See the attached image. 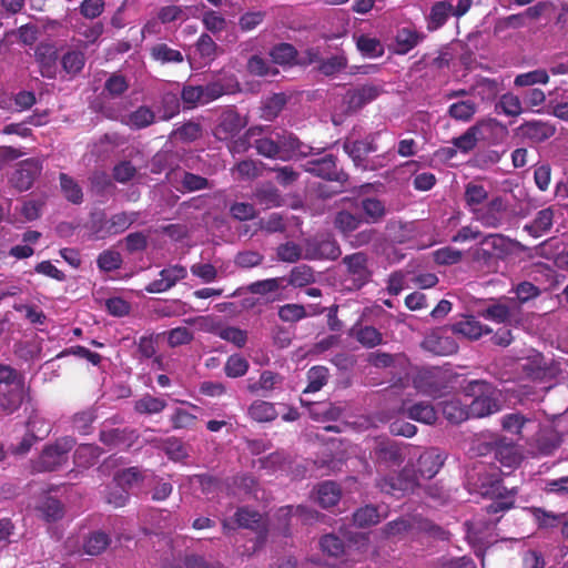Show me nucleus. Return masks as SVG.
Wrapping results in <instances>:
<instances>
[{"mask_svg": "<svg viewBox=\"0 0 568 568\" xmlns=\"http://www.w3.org/2000/svg\"><path fill=\"white\" fill-rule=\"evenodd\" d=\"M138 219L139 213L134 211H122L108 216L100 209L90 213L87 227L95 240H105L124 233Z\"/></svg>", "mask_w": 568, "mask_h": 568, "instance_id": "1", "label": "nucleus"}, {"mask_svg": "<svg viewBox=\"0 0 568 568\" xmlns=\"http://www.w3.org/2000/svg\"><path fill=\"white\" fill-rule=\"evenodd\" d=\"M457 374L443 367H423L413 377L414 388L428 397L440 398L449 394Z\"/></svg>", "mask_w": 568, "mask_h": 568, "instance_id": "2", "label": "nucleus"}, {"mask_svg": "<svg viewBox=\"0 0 568 568\" xmlns=\"http://www.w3.org/2000/svg\"><path fill=\"white\" fill-rule=\"evenodd\" d=\"M462 390L473 400L468 406L470 418H483L499 412L500 405L495 397L494 385L485 379L468 381L462 385Z\"/></svg>", "mask_w": 568, "mask_h": 568, "instance_id": "3", "label": "nucleus"}, {"mask_svg": "<svg viewBox=\"0 0 568 568\" xmlns=\"http://www.w3.org/2000/svg\"><path fill=\"white\" fill-rule=\"evenodd\" d=\"M511 252V241L503 234L485 235L480 242L473 248V261L490 267L499 260H504Z\"/></svg>", "mask_w": 568, "mask_h": 568, "instance_id": "4", "label": "nucleus"}, {"mask_svg": "<svg viewBox=\"0 0 568 568\" xmlns=\"http://www.w3.org/2000/svg\"><path fill=\"white\" fill-rule=\"evenodd\" d=\"M375 486L381 493L399 498L413 494L419 487V480L415 468L405 466L395 475L377 478Z\"/></svg>", "mask_w": 568, "mask_h": 568, "instance_id": "5", "label": "nucleus"}, {"mask_svg": "<svg viewBox=\"0 0 568 568\" xmlns=\"http://www.w3.org/2000/svg\"><path fill=\"white\" fill-rule=\"evenodd\" d=\"M75 439L65 436L57 439L53 444L47 445L34 464L37 471H53L61 467L68 459V454L74 447Z\"/></svg>", "mask_w": 568, "mask_h": 568, "instance_id": "6", "label": "nucleus"}, {"mask_svg": "<svg viewBox=\"0 0 568 568\" xmlns=\"http://www.w3.org/2000/svg\"><path fill=\"white\" fill-rule=\"evenodd\" d=\"M305 171L314 176L336 182L341 191L346 189L348 174L337 168V158L334 154H325L322 158L310 160L305 163Z\"/></svg>", "mask_w": 568, "mask_h": 568, "instance_id": "7", "label": "nucleus"}, {"mask_svg": "<svg viewBox=\"0 0 568 568\" xmlns=\"http://www.w3.org/2000/svg\"><path fill=\"white\" fill-rule=\"evenodd\" d=\"M345 275L352 282V288L361 290L371 282L373 271L369 267V256L365 252L347 254L342 258Z\"/></svg>", "mask_w": 568, "mask_h": 568, "instance_id": "8", "label": "nucleus"}, {"mask_svg": "<svg viewBox=\"0 0 568 568\" xmlns=\"http://www.w3.org/2000/svg\"><path fill=\"white\" fill-rule=\"evenodd\" d=\"M203 87L204 97L207 103L224 95H232L241 91V84L236 75L225 70L214 72L211 80Z\"/></svg>", "mask_w": 568, "mask_h": 568, "instance_id": "9", "label": "nucleus"}, {"mask_svg": "<svg viewBox=\"0 0 568 568\" xmlns=\"http://www.w3.org/2000/svg\"><path fill=\"white\" fill-rule=\"evenodd\" d=\"M247 122L235 106H227L221 111L213 128V135L219 141H231L245 126Z\"/></svg>", "mask_w": 568, "mask_h": 568, "instance_id": "10", "label": "nucleus"}, {"mask_svg": "<svg viewBox=\"0 0 568 568\" xmlns=\"http://www.w3.org/2000/svg\"><path fill=\"white\" fill-rule=\"evenodd\" d=\"M345 153L352 159L355 166L363 170H375V164H369L368 155L377 151L376 134H368L362 140H346L343 143Z\"/></svg>", "mask_w": 568, "mask_h": 568, "instance_id": "11", "label": "nucleus"}, {"mask_svg": "<svg viewBox=\"0 0 568 568\" xmlns=\"http://www.w3.org/2000/svg\"><path fill=\"white\" fill-rule=\"evenodd\" d=\"M342 254L339 244L331 236H315L304 243V258L308 261H335Z\"/></svg>", "mask_w": 568, "mask_h": 568, "instance_id": "12", "label": "nucleus"}, {"mask_svg": "<svg viewBox=\"0 0 568 568\" xmlns=\"http://www.w3.org/2000/svg\"><path fill=\"white\" fill-rule=\"evenodd\" d=\"M369 456L376 465L385 467L399 466L405 460L403 445L388 438L376 439Z\"/></svg>", "mask_w": 568, "mask_h": 568, "instance_id": "13", "label": "nucleus"}, {"mask_svg": "<svg viewBox=\"0 0 568 568\" xmlns=\"http://www.w3.org/2000/svg\"><path fill=\"white\" fill-rule=\"evenodd\" d=\"M43 161L39 158L26 159L17 165V169L10 178L11 185L19 192L28 191L32 187L37 178L41 174Z\"/></svg>", "mask_w": 568, "mask_h": 568, "instance_id": "14", "label": "nucleus"}, {"mask_svg": "<svg viewBox=\"0 0 568 568\" xmlns=\"http://www.w3.org/2000/svg\"><path fill=\"white\" fill-rule=\"evenodd\" d=\"M507 202L501 196H495L486 205L474 210V216L483 226L500 227L507 216Z\"/></svg>", "mask_w": 568, "mask_h": 568, "instance_id": "15", "label": "nucleus"}, {"mask_svg": "<svg viewBox=\"0 0 568 568\" xmlns=\"http://www.w3.org/2000/svg\"><path fill=\"white\" fill-rule=\"evenodd\" d=\"M508 303L495 302L489 304L480 312V316L485 320L497 324L517 325L520 323V307L515 298H508Z\"/></svg>", "mask_w": 568, "mask_h": 568, "instance_id": "16", "label": "nucleus"}, {"mask_svg": "<svg viewBox=\"0 0 568 568\" xmlns=\"http://www.w3.org/2000/svg\"><path fill=\"white\" fill-rule=\"evenodd\" d=\"M140 435L135 428L125 427H109L103 425L99 432V440L109 448L129 449L131 448Z\"/></svg>", "mask_w": 568, "mask_h": 568, "instance_id": "17", "label": "nucleus"}, {"mask_svg": "<svg viewBox=\"0 0 568 568\" xmlns=\"http://www.w3.org/2000/svg\"><path fill=\"white\" fill-rule=\"evenodd\" d=\"M498 124V120L494 118L480 119L474 125L469 126L462 135L454 138L452 140V144L462 153H469L476 148L479 139L484 138V131L493 130Z\"/></svg>", "mask_w": 568, "mask_h": 568, "instance_id": "18", "label": "nucleus"}, {"mask_svg": "<svg viewBox=\"0 0 568 568\" xmlns=\"http://www.w3.org/2000/svg\"><path fill=\"white\" fill-rule=\"evenodd\" d=\"M382 92V87L365 83L348 89L343 97V103L346 105L348 112H357L366 104L376 100Z\"/></svg>", "mask_w": 568, "mask_h": 568, "instance_id": "19", "label": "nucleus"}, {"mask_svg": "<svg viewBox=\"0 0 568 568\" xmlns=\"http://www.w3.org/2000/svg\"><path fill=\"white\" fill-rule=\"evenodd\" d=\"M160 278L150 282L145 291L151 294L164 293L172 288L178 282L187 276V271L183 265H170L159 273Z\"/></svg>", "mask_w": 568, "mask_h": 568, "instance_id": "20", "label": "nucleus"}, {"mask_svg": "<svg viewBox=\"0 0 568 568\" xmlns=\"http://www.w3.org/2000/svg\"><path fill=\"white\" fill-rule=\"evenodd\" d=\"M278 149V159L290 160L294 155H306L310 146L305 145L292 132H274Z\"/></svg>", "mask_w": 568, "mask_h": 568, "instance_id": "21", "label": "nucleus"}, {"mask_svg": "<svg viewBox=\"0 0 568 568\" xmlns=\"http://www.w3.org/2000/svg\"><path fill=\"white\" fill-rule=\"evenodd\" d=\"M454 334L460 335L469 341H477L484 335L493 334V329L480 323L475 316H464L452 325Z\"/></svg>", "mask_w": 568, "mask_h": 568, "instance_id": "22", "label": "nucleus"}, {"mask_svg": "<svg viewBox=\"0 0 568 568\" xmlns=\"http://www.w3.org/2000/svg\"><path fill=\"white\" fill-rule=\"evenodd\" d=\"M519 131L523 138L538 144L552 138L556 134V126L550 122L531 120L524 122Z\"/></svg>", "mask_w": 568, "mask_h": 568, "instance_id": "23", "label": "nucleus"}, {"mask_svg": "<svg viewBox=\"0 0 568 568\" xmlns=\"http://www.w3.org/2000/svg\"><path fill=\"white\" fill-rule=\"evenodd\" d=\"M425 38L426 34L422 31H418L416 28L403 27L398 29L395 34L394 52L400 55L407 54L420 42H423Z\"/></svg>", "mask_w": 568, "mask_h": 568, "instance_id": "24", "label": "nucleus"}, {"mask_svg": "<svg viewBox=\"0 0 568 568\" xmlns=\"http://www.w3.org/2000/svg\"><path fill=\"white\" fill-rule=\"evenodd\" d=\"M491 493L496 496L494 500L485 507L487 515H496L499 513H505L514 507L515 498L511 491H507L505 487H503L500 480H496L491 485Z\"/></svg>", "mask_w": 568, "mask_h": 568, "instance_id": "25", "label": "nucleus"}, {"mask_svg": "<svg viewBox=\"0 0 568 568\" xmlns=\"http://www.w3.org/2000/svg\"><path fill=\"white\" fill-rule=\"evenodd\" d=\"M422 346L427 352L439 356L449 355L457 351L455 341L452 337L440 335L438 332L426 335Z\"/></svg>", "mask_w": 568, "mask_h": 568, "instance_id": "26", "label": "nucleus"}, {"mask_svg": "<svg viewBox=\"0 0 568 568\" xmlns=\"http://www.w3.org/2000/svg\"><path fill=\"white\" fill-rule=\"evenodd\" d=\"M445 458L436 449L423 453L417 460L418 478H433L444 465Z\"/></svg>", "mask_w": 568, "mask_h": 568, "instance_id": "27", "label": "nucleus"}, {"mask_svg": "<svg viewBox=\"0 0 568 568\" xmlns=\"http://www.w3.org/2000/svg\"><path fill=\"white\" fill-rule=\"evenodd\" d=\"M528 511L530 513L539 529H554L558 527L561 528L565 517H567V513H555L535 506L529 507Z\"/></svg>", "mask_w": 568, "mask_h": 568, "instance_id": "28", "label": "nucleus"}, {"mask_svg": "<svg viewBox=\"0 0 568 568\" xmlns=\"http://www.w3.org/2000/svg\"><path fill=\"white\" fill-rule=\"evenodd\" d=\"M36 59L40 65L43 78L54 79L57 75L58 52L51 45L39 47L36 50Z\"/></svg>", "mask_w": 568, "mask_h": 568, "instance_id": "29", "label": "nucleus"}, {"mask_svg": "<svg viewBox=\"0 0 568 568\" xmlns=\"http://www.w3.org/2000/svg\"><path fill=\"white\" fill-rule=\"evenodd\" d=\"M103 449L95 444H81L73 454V463L80 468H90L98 463Z\"/></svg>", "mask_w": 568, "mask_h": 568, "instance_id": "30", "label": "nucleus"}, {"mask_svg": "<svg viewBox=\"0 0 568 568\" xmlns=\"http://www.w3.org/2000/svg\"><path fill=\"white\" fill-rule=\"evenodd\" d=\"M23 382L13 388L0 393V416H8L17 412L23 403Z\"/></svg>", "mask_w": 568, "mask_h": 568, "instance_id": "31", "label": "nucleus"}, {"mask_svg": "<svg viewBox=\"0 0 568 568\" xmlns=\"http://www.w3.org/2000/svg\"><path fill=\"white\" fill-rule=\"evenodd\" d=\"M402 409L409 419L418 423L433 425L437 420V413L430 403L419 402L407 408L403 407Z\"/></svg>", "mask_w": 568, "mask_h": 568, "instance_id": "32", "label": "nucleus"}, {"mask_svg": "<svg viewBox=\"0 0 568 568\" xmlns=\"http://www.w3.org/2000/svg\"><path fill=\"white\" fill-rule=\"evenodd\" d=\"M554 223V209L546 207L540 210L535 219L524 226V231L528 232L534 237H540L548 232Z\"/></svg>", "mask_w": 568, "mask_h": 568, "instance_id": "33", "label": "nucleus"}, {"mask_svg": "<svg viewBox=\"0 0 568 568\" xmlns=\"http://www.w3.org/2000/svg\"><path fill=\"white\" fill-rule=\"evenodd\" d=\"M220 50V47L207 33H202L194 44L195 55H197L200 61L205 65L216 59Z\"/></svg>", "mask_w": 568, "mask_h": 568, "instance_id": "34", "label": "nucleus"}, {"mask_svg": "<svg viewBox=\"0 0 568 568\" xmlns=\"http://www.w3.org/2000/svg\"><path fill=\"white\" fill-rule=\"evenodd\" d=\"M381 532L385 538L403 537L408 534L414 535V515L402 516L388 521L381 529Z\"/></svg>", "mask_w": 568, "mask_h": 568, "instance_id": "35", "label": "nucleus"}, {"mask_svg": "<svg viewBox=\"0 0 568 568\" xmlns=\"http://www.w3.org/2000/svg\"><path fill=\"white\" fill-rule=\"evenodd\" d=\"M158 442V447L165 453L169 459L173 462H182L189 457V448L182 439L171 436Z\"/></svg>", "mask_w": 568, "mask_h": 568, "instance_id": "36", "label": "nucleus"}, {"mask_svg": "<svg viewBox=\"0 0 568 568\" xmlns=\"http://www.w3.org/2000/svg\"><path fill=\"white\" fill-rule=\"evenodd\" d=\"M342 496L338 484L326 480L317 486V501L323 508H331L337 505Z\"/></svg>", "mask_w": 568, "mask_h": 568, "instance_id": "37", "label": "nucleus"}, {"mask_svg": "<svg viewBox=\"0 0 568 568\" xmlns=\"http://www.w3.org/2000/svg\"><path fill=\"white\" fill-rule=\"evenodd\" d=\"M37 509L48 523L58 521L64 516L63 504L52 496H44L37 506Z\"/></svg>", "mask_w": 568, "mask_h": 568, "instance_id": "38", "label": "nucleus"}, {"mask_svg": "<svg viewBox=\"0 0 568 568\" xmlns=\"http://www.w3.org/2000/svg\"><path fill=\"white\" fill-rule=\"evenodd\" d=\"M425 534L434 539L447 540L449 532L420 515H414V535Z\"/></svg>", "mask_w": 568, "mask_h": 568, "instance_id": "39", "label": "nucleus"}, {"mask_svg": "<svg viewBox=\"0 0 568 568\" xmlns=\"http://www.w3.org/2000/svg\"><path fill=\"white\" fill-rule=\"evenodd\" d=\"M425 534L434 539L447 540L449 532L420 515H414V535Z\"/></svg>", "mask_w": 568, "mask_h": 568, "instance_id": "40", "label": "nucleus"}, {"mask_svg": "<svg viewBox=\"0 0 568 568\" xmlns=\"http://www.w3.org/2000/svg\"><path fill=\"white\" fill-rule=\"evenodd\" d=\"M425 534L434 539L447 540L449 532L420 515H414V535Z\"/></svg>", "mask_w": 568, "mask_h": 568, "instance_id": "41", "label": "nucleus"}, {"mask_svg": "<svg viewBox=\"0 0 568 568\" xmlns=\"http://www.w3.org/2000/svg\"><path fill=\"white\" fill-rule=\"evenodd\" d=\"M155 121V113L151 108L141 105L136 110L132 111L123 120V123L132 130H141L150 126Z\"/></svg>", "mask_w": 568, "mask_h": 568, "instance_id": "42", "label": "nucleus"}, {"mask_svg": "<svg viewBox=\"0 0 568 568\" xmlns=\"http://www.w3.org/2000/svg\"><path fill=\"white\" fill-rule=\"evenodd\" d=\"M247 415L254 422L268 423L277 417V412L273 403L256 399L248 406Z\"/></svg>", "mask_w": 568, "mask_h": 568, "instance_id": "43", "label": "nucleus"}, {"mask_svg": "<svg viewBox=\"0 0 568 568\" xmlns=\"http://www.w3.org/2000/svg\"><path fill=\"white\" fill-rule=\"evenodd\" d=\"M453 14V4L447 1H436L428 16L427 28L430 31L442 28Z\"/></svg>", "mask_w": 568, "mask_h": 568, "instance_id": "44", "label": "nucleus"}, {"mask_svg": "<svg viewBox=\"0 0 568 568\" xmlns=\"http://www.w3.org/2000/svg\"><path fill=\"white\" fill-rule=\"evenodd\" d=\"M111 544L110 536L101 530L92 531L83 541V551L89 556L102 554Z\"/></svg>", "mask_w": 568, "mask_h": 568, "instance_id": "45", "label": "nucleus"}, {"mask_svg": "<svg viewBox=\"0 0 568 568\" xmlns=\"http://www.w3.org/2000/svg\"><path fill=\"white\" fill-rule=\"evenodd\" d=\"M495 111L507 116H518L523 113V101L513 92H507L500 95L499 100L495 104Z\"/></svg>", "mask_w": 568, "mask_h": 568, "instance_id": "46", "label": "nucleus"}, {"mask_svg": "<svg viewBox=\"0 0 568 568\" xmlns=\"http://www.w3.org/2000/svg\"><path fill=\"white\" fill-rule=\"evenodd\" d=\"M166 402L163 398L144 394L134 402V412L140 415H154L164 410Z\"/></svg>", "mask_w": 568, "mask_h": 568, "instance_id": "47", "label": "nucleus"}, {"mask_svg": "<svg viewBox=\"0 0 568 568\" xmlns=\"http://www.w3.org/2000/svg\"><path fill=\"white\" fill-rule=\"evenodd\" d=\"M443 415L452 424H460L470 418L468 406L459 399H452L443 403Z\"/></svg>", "mask_w": 568, "mask_h": 568, "instance_id": "48", "label": "nucleus"}, {"mask_svg": "<svg viewBox=\"0 0 568 568\" xmlns=\"http://www.w3.org/2000/svg\"><path fill=\"white\" fill-rule=\"evenodd\" d=\"M452 60L453 54L448 51V49L442 48L438 50L437 57L433 59H430L429 54L425 53L418 61L415 62V68L418 71L426 68L443 70L449 67Z\"/></svg>", "mask_w": 568, "mask_h": 568, "instance_id": "49", "label": "nucleus"}, {"mask_svg": "<svg viewBox=\"0 0 568 568\" xmlns=\"http://www.w3.org/2000/svg\"><path fill=\"white\" fill-rule=\"evenodd\" d=\"M60 61L63 71L73 78L83 70L85 55L81 50H69L61 57Z\"/></svg>", "mask_w": 568, "mask_h": 568, "instance_id": "50", "label": "nucleus"}, {"mask_svg": "<svg viewBox=\"0 0 568 568\" xmlns=\"http://www.w3.org/2000/svg\"><path fill=\"white\" fill-rule=\"evenodd\" d=\"M379 521L381 515L375 505H365L356 509L353 514V523L358 528H367L377 525Z\"/></svg>", "mask_w": 568, "mask_h": 568, "instance_id": "51", "label": "nucleus"}, {"mask_svg": "<svg viewBox=\"0 0 568 568\" xmlns=\"http://www.w3.org/2000/svg\"><path fill=\"white\" fill-rule=\"evenodd\" d=\"M361 207L366 216L367 223H379L386 215V207L384 202L376 197L363 199L361 202Z\"/></svg>", "mask_w": 568, "mask_h": 568, "instance_id": "52", "label": "nucleus"}, {"mask_svg": "<svg viewBox=\"0 0 568 568\" xmlns=\"http://www.w3.org/2000/svg\"><path fill=\"white\" fill-rule=\"evenodd\" d=\"M59 180L64 197L72 204H81L83 202V192L79 183L67 173H60Z\"/></svg>", "mask_w": 568, "mask_h": 568, "instance_id": "53", "label": "nucleus"}, {"mask_svg": "<svg viewBox=\"0 0 568 568\" xmlns=\"http://www.w3.org/2000/svg\"><path fill=\"white\" fill-rule=\"evenodd\" d=\"M254 199L256 203L264 209L276 207L282 203L278 190L272 184H265L256 189L254 192Z\"/></svg>", "mask_w": 568, "mask_h": 568, "instance_id": "54", "label": "nucleus"}, {"mask_svg": "<svg viewBox=\"0 0 568 568\" xmlns=\"http://www.w3.org/2000/svg\"><path fill=\"white\" fill-rule=\"evenodd\" d=\"M562 443V436L555 428L542 429L537 437V447L544 455L551 454Z\"/></svg>", "mask_w": 568, "mask_h": 568, "instance_id": "55", "label": "nucleus"}, {"mask_svg": "<svg viewBox=\"0 0 568 568\" xmlns=\"http://www.w3.org/2000/svg\"><path fill=\"white\" fill-rule=\"evenodd\" d=\"M362 222V216L348 211H341L335 216L334 225L345 237H348L361 226Z\"/></svg>", "mask_w": 568, "mask_h": 568, "instance_id": "56", "label": "nucleus"}, {"mask_svg": "<svg viewBox=\"0 0 568 568\" xmlns=\"http://www.w3.org/2000/svg\"><path fill=\"white\" fill-rule=\"evenodd\" d=\"M477 112V104L471 100L458 101L449 105L448 115L462 122H469Z\"/></svg>", "mask_w": 568, "mask_h": 568, "instance_id": "57", "label": "nucleus"}, {"mask_svg": "<svg viewBox=\"0 0 568 568\" xmlns=\"http://www.w3.org/2000/svg\"><path fill=\"white\" fill-rule=\"evenodd\" d=\"M315 282L314 270L306 264L294 266L288 275L287 283L293 287H304Z\"/></svg>", "mask_w": 568, "mask_h": 568, "instance_id": "58", "label": "nucleus"}, {"mask_svg": "<svg viewBox=\"0 0 568 568\" xmlns=\"http://www.w3.org/2000/svg\"><path fill=\"white\" fill-rule=\"evenodd\" d=\"M282 381L283 377L278 373L272 371H263L257 382L250 383L247 385V390L252 394H257L260 392H271L277 384L282 383Z\"/></svg>", "mask_w": 568, "mask_h": 568, "instance_id": "59", "label": "nucleus"}, {"mask_svg": "<svg viewBox=\"0 0 568 568\" xmlns=\"http://www.w3.org/2000/svg\"><path fill=\"white\" fill-rule=\"evenodd\" d=\"M487 199L488 192L483 185L470 182L465 186L464 200L471 213L475 209H479Z\"/></svg>", "mask_w": 568, "mask_h": 568, "instance_id": "60", "label": "nucleus"}, {"mask_svg": "<svg viewBox=\"0 0 568 568\" xmlns=\"http://www.w3.org/2000/svg\"><path fill=\"white\" fill-rule=\"evenodd\" d=\"M347 63L348 60L346 54L344 52H339L325 59L322 58L321 63L318 64V71L326 77H331L345 70Z\"/></svg>", "mask_w": 568, "mask_h": 568, "instance_id": "61", "label": "nucleus"}, {"mask_svg": "<svg viewBox=\"0 0 568 568\" xmlns=\"http://www.w3.org/2000/svg\"><path fill=\"white\" fill-rule=\"evenodd\" d=\"M354 337L362 346L366 348H373L383 343L382 333L371 325L361 326L354 331Z\"/></svg>", "mask_w": 568, "mask_h": 568, "instance_id": "62", "label": "nucleus"}, {"mask_svg": "<svg viewBox=\"0 0 568 568\" xmlns=\"http://www.w3.org/2000/svg\"><path fill=\"white\" fill-rule=\"evenodd\" d=\"M270 57L276 64H292L296 60L297 50L293 44L282 42L271 49Z\"/></svg>", "mask_w": 568, "mask_h": 568, "instance_id": "63", "label": "nucleus"}, {"mask_svg": "<svg viewBox=\"0 0 568 568\" xmlns=\"http://www.w3.org/2000/svg\"><path fill=\"white\" fill-rule=\"evenodd\" d=\"M51 423L39 414H32L27 422V432L38 440H43L51 433Z\"/></svg>", "mask_w": 568, "mask_h": 568, "instance_id": "64", "label": "nucleus"}]
</instances>
